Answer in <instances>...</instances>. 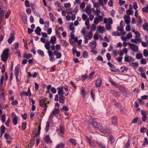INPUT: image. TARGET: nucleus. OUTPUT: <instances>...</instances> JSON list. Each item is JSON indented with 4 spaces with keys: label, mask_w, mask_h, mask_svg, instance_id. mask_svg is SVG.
Listing matches in <instances>:
<instances>
[{
    "label": "nucleus",
    "mask_w": 148,
    "mask_h": 148,
    "mask_svg": "<svg viewBox=\"0 0 148 148\" xmlns=\"http://www.w3.org/2000/svg\"><path fill=\"white\" fill-rule=\"evenodd\" d=\"M9 50L8 48L5 49L3 51L1 56V60L4 62H5L8 57Z\"/></svg>",
    "instance_id": "obj_1"
},
{
    "label": "nucleus",
    "mask_w": 148,
    "mask_h": 148,
    "mask_svg": "<svg viewBox=\"0 0 148 148\" xmlns=\"http://www.w3.org/2000/svg\"><path fill=\"white\" fill-rule=\"evenodd\" d=\"M118 87L119 90L122 92L124 96L128 97L127 94L129 92V90L126 88L122 85H119Z\"/></svg>",
    "instance_id": "obj_2"
},
{
    "label": "nucleus",
    "mask_w": 148,
    "mask_h": 148,
    "mask_svg": "<svg viewBox=\"0 0 148 148\" xmlns=\"http://www.w3.org/2000/svg\"><path fill=\"white\" fill-rule=\"evenodd\" d=\"M39 101L40 106L42 107H45L43 110V114H45L46 112L47 107V103L46 102V98H45L44 99H42Z\"/></svg>",
    "instance_id": "obj_3"
},
{
    "label": "nucleus",
    "mask_w": 148,
    "mask_h": 148,
    "mask_svg": "<svg viewBox=\"0 0 148 148\" xmlns=\"http://www.w3.org/2000/svg\"><path fill=\"white\" fill-rule=\"evenodd\" d=\"M92 120L93 122L92 123H90V124L95 130H99L101 126V124L98 122L95 119H92Z\"/></svg>",
    "instance_id": "obj_4"
},
{
    "label": "nucleus",
    "mask_w": 148,
    "mask_h": 148,
    "mask_svg": "<svg viewBox=\"0 0 148 148\" xmlns=\"http://www.w3.org/2000/svg\"><path fill=\"white\" fill-rule=\"evenodd\" d=\"M87 142L90 145L93 147H95V145L92 140V137L91 135L90 136H86Z\"/></svg>",
    "instance_id": "obj_5"
},
{
    "label": "nucleus",
    "mask_w": 148,
    "mask_h": 148,
    "mask_svg": "<svg viewBox=\"0 0 148 148\" xmlns=\"http://www.w3.org/2000/svg\"><path fill=\"white\" fill-rule=\"evenodd\" d=\"M129 45L130 46V49L135 52H137L138 50V46L136 45L132 44L130 42L128 43Z\"/></svg>",
    "instance_id": "obj_6"
},
{
    "label": "nucleus",
    "mask_w": 148,
    "mask_h": 148,
    "mask_svg": "<svg viewBox=\"0 0 148 148\" xmlns=\"http://www.w3.org/2000/svg\"><path fill=\"white\" fill-rule=\"evenodd\" d=\"M99 130L101 132L104 134H106L107 133L108 129L106 126H103L101 125Z\"/></svg>",
    "instance_id": "obj_7"
},
{
    "label": "nucleus",
    "mask_w": 148,
    "mask_h": 148,
    "mask_svg": "<svg viewBox=\"0 0 148 148\" xmlns=\"http://www.w3.org/2000/svg\"><path fill=\"white\" fill-rule=\"evenodd\" d=\"M146 112L144 111L143 110H141V114L142 115V119L144 122L147 121V117L146 116L145 114Z\"/></svg>",
    "instance_id": "obj_8"
},
{
    "label": "nucleus",
    "mask_w": 148,
    "mask_h": 148,
    "mask_svg": "<svg viewBox=\"0 0 148 148\" xmlns=\"http://www.w3.org/2000/svg\"><path fill=\"white\" fill-rule=\"evenodd\" d=\"M36 128H34V129L33 130L32 132L33 135L34 137L32 138V141H34L35 140V137H36V144L37 145V132H36Z\"/></svg>",
    "instance_id": "obj_9"
},
{
    "label": "nucleus",
    "mask_w": 148,
    "mask_h": 148,
    "mask_svg": "<svg viewBox=\"0 0 148 148\" xmlns=\"http://www.w3.org/2000/svg\"><path fill=\"white\" fill-rule=\"evenodd\" d=\"M48 53L49 58V60L53 62L55 60V59L53 56L54 55L53 53L50 50L48 51Z\"/></svg>",
    "instance_id": "obj_10"
},
{
    "label": "nucleus",
    "mask_w": 148,
    "mask_h": 148,
    "mask_svg": "<svg viewBox=\"0 0 148 148\" xmlns=\"http://www.w3.org/2000/svg\"><path fill=\"white\" fill-rule=\"evenodd\" d=\"M102 80L100 78H98L96 80L95 83V86L97 88L100 86L101 84Z\"/></svg>",
    "instance_id": "obj_11"
},
{
    "label": "nucleus",
    "mask_w": 148,
    "mask_h": 148,
    "mask_svg": "<svg viewBox=\"0 0 148 148\" xmlns=\"http://www.w3.org/2000/svg\"><path fill=\"white\" fill-rule=\"evenodd\" d=\"M113 105L116 107L119 108L122 106V104L119 103H117L115 100H113L112 103Z\"/></svg>",
    "instance_id": "obj_12"
},
{
    "label": "nucleus",
    "mask_w": 148,
    "mask_h": 148,
    "mask_svg": "<svg viewBox=\"0 0 148 148\" xmlns=\"http://www.w3.org/2000/svg\"><path fill=\"white\" fill-rule=\"evenodd\" d=\"M57 89L58 91V92L59 95L61 96L63 95L64 93L62 87H58L57 88Z\"/></svg>",
    "instance_id": "obj_13"
},
{
    "label": "nucleus",
    "mask_w": 148,
    "mask_h": 148,
    "mask_svg": "<svg viewBox=\"0 0 148 148\" xmlns=\"http://www.w3.org/2000/svg\"><path fill=\"white\" fill-rule=\"evenodd\" d=\"M53 55L56 56V59L60 58L62 57V54L61 53L58 52L57 51H54L53 52Z\"/></svg>",
    "instance_id": "obj_14"
},
{
    "label": "nucleus",
    "mask_w": 148,
    "mask_h": 148,
    "mask_svg": "<svg viewBox=\"0 0 148 148\" xmlns=\"http://www.w3.org/2000/svg\"><path fill=\"white\" fill-rule=\"evenodd\" d=\"M21 16L23 22L25 24H27V16L26 14L24 13H22L21 14Z\"/></svg>",
    "instance_id": "obj_15"
},
{
    "label": "nucleus",
    "mask_w": 148,
    "mask_h": 148,
    "mask_svg": "<svg viewBox=\"0 0 148 148\" xmlns=\"http://www.w3.org/2000/svg\"><path fill=\"white\" fill-rule=\"evenodd\" d=\"M11 36L9 37L8 40V42L9 44H11L13 40L15 39V36L14 33L10 34Z\"/></svg>",
    "instance_id": "obj_16"
},
{
    "label": "nucleus",
    "mask_w": 148,
    "mask_h": 148,
    "mask_svg": "<svg viewBox=\"0 0 148 148\" xmlns=\"http://www.w3.org/2000/svg\"><path fill=\"white\" fill-rule=\"evenodd\" d=\"M141 39L140 38H136L135 39H132L131 40V42L134 43L138 44H139L140 42H141Z\"/></svg>",
    "instance_id": "obj_17"
},
{
    "label": "nucleus",
    "mask_w": 148,
    "mask_h": 148,
    "mask_svg": "<svg viewBox=\"0 0 148 148\" xmlns=\"http://www.w3.org/2000/svg\"><path fill=\"white\" fill-rule=\"evenodd\" d=\"M132 58L131 57L127 55H126L124 57V61L125 62H132Z\"/></svg>",
    "instance_id": "obj_18"
},
{
    "label": "nucleus",
    "mask_w": 148,
    "mask_h": 148,
    "mask_svg": "<svg viewBox=\"0 0 148 148\" xmlns=\"http://www.w3.org/2000/svg\"><path fill=\"white\" fill-rule=\"evenodd\" d=\"M117 117L115 116L113 117L112 118V123L113 125H116L117 124Z\"/></svg>",
    "instance_id": "obj_19"
},
{
    "label": "nucleus",
    "mask_w": 148,
    "mask_h": 148,
    "mask_svg": "<svg viewBox=\"0 0 148 148\" xmlns=\"http://www.w3.org/2000/svg\"><path fill=\"white\" fill-rule=\"evenodd\" d=\"M50 42H49L48 40H47L46 42L45 43V48L48 50V51L50 50Z\"/></svg>",
    "instance_id": "obj_20"
},
{
    "label": "nucleus",
    "mask_w": 148,
    "mask_h": 148,
    "mask_svg": "<svg viewBox=\"0 0 148 148\" xmlns=\"http://www.w3.org/2000/svg\"><path fill=\"white\" fill-rule=\"evenodd\" d=\"M5 13V10H3V8L0 7V18H1L3 16H4Z\"/></svg>",
    "instance_id": "obj_21"
},
{
    "label": "nucleus",
    "mask_w": 148,
    "mask_h": 148,
    "mask_svg": "<svg viewBox=\"0 0 148 148\" xmlns=\"http://www.w3.org/2000/svg\"><path fill=\"white\" fill-rule=\"evenodd\" d=\"M45 140L47 143H52V141L51 140L49 136L47 135L45 136Z\"/></svg>",
    "instance_id": "obj_22"
},
{
    "label": "nucleus",
    "mask_w": 148,
    "mask_h": 148,
    "mask_svg": "<svg viewBox=\"0 0 148 148\" xmlns=\"http://www.w3.org/2000/svg\"><path fill=\"white\" fill-rule=\"evenodd\" d=\"M59 102L60 103L63 104L65 102V97L63 95L60 96L59 99Z\"/></svg>",
    "instance_id": "obj_23"
},
{
    "label": "nucleus",
    "mask_w": 148,
    "mask_h": 148,
    "mask_svg": "<svg viewBox=\"0 0 148 148\" xmlns=\"http://www.w3.org/2000/svg\"><path fill=\"white\" fill-rule=\"evenodd\" d=\"M56 38L55 36H52L50 40V43L52 44H54L56 43Z\"/></svg>",
    "instance_id": "obj_24"
},
{
    "label": "nucleus",
    "mask_w": 148,
    "mask_h": 148,
    "mask_svg": "<svg viewBox=\"0 0 148 148\" xmlns=\"http://www.w3.org/2000/svg\"><path fill=\"white\" fill-rule=\"evenodd\" d=\"M125 21L126 23L128 24L130 23V17L129 16H127L125 15Z\"/></svg>",
    "instance_id": "obj_25"
},
{
    "label": "nucleus",
    "mask_w": 148,
    "mask_h": 148,
    "mask_svg": "<svg viewBox=\"0 0 148 148\" xmlns=\"http://www.w3.org/2000/svg\"><path fill=\"white\" fill-rule=\"evenodd\" d=\"M65 144L63 143L58 144L56 147V148H64Z\"/></svg>",
    "instance_id": "obj_26"
},
{
    "label": "nucleus",
    "mask_w": 148,
    "mask_h": 148,
    "mask_svg": "<svg viewBox=\"0 0 148 148\" xmlns=\"http://www.w3.org/2000/svg\"><path fill=\"white\" fill-rule=\"evenodd\" d=\"M32 56V54L29 53L27 54L25 53L23 54L24 58H26L27 59H29V58H31Z\"/></svg>",
    "instance_id": "obj_27"
},
{
    "label": "nucleus",
    "mask_w": 148,
    "mask_h": 148,
    "mask_svg": "<svg viewBox=\"0 0 148 148\" xmlns=\"http://www.w3.org/2000/svg\"><path fill=\"white\" fill-rule=\"evenodd\" d=\"M1 128L2 130L1 131V134H0V137H1L3 134L5 132V126L3 125H2L1 127Z\"/></svg>",
    "instance_id": "obj_28"
},
{
    "label": "nucleus",
    "mask_w": 148,
    "mask_h": 148,
    "mask_svg": "<svg viewBox=\"0 0 148 148\" xmlns=\"http://www.w3.org/2000/svg\"><path fill=\"white\" fill-rule=\"evenodd\" d=\"M69 141L73 146H75L76 145L77 143L76 140L75 139L71 138L69 139Z\"/></svg>",
    "instance_id": "obj_29"
},
{
    "label": "nucleus",
    "mask_w": 148,
    "mask_h": 148,
    "mask_svg": "<svg viewBox=\"0 0 148 148\" xmlns=\"http://www.w3.org/2000/svg\"><path fill=\"white\" fill-rule=\"evenodd\" d=\"M96 45H97L96 41H94V42H91V49H94L96 47Z\"/></svg>",
    "instance_id": "obj_30"
},
{
    "label": "nucleus",
    "mask_w": 148,
    "mask_h": 148,
    "mask_svg": "<svg viewBox=\"0 0 148 148\" xmlns=\"http://www.w3.org/2000/svg\"><path fill=\"white\" fill-rule=\"evenodd\" d=\"M18 120V118L16 116L15 117L12 119L13 123L14 125H16L17 124Z\"/></svg>",
    "instance_id": "obj_31"
},
{
    "label": "nucleus",
    "mask_w": 148,
    "mask_h": 148,
    "mask_svg": "<svg viewBox=\"0 0 148 148\" xmlns=\"http://www.w3.org/2000/svg\"><path fill=\"white\" fill-rule=\"evenodd\" d=\"M37 75V73L36 72L34 73V74H32L30 73L29 72L28 73V76L30 77H32L33 78L36 77Z\"/></svg>",
    "instance_id": "obj_32"
},
{
    "label": "nucleus",
    "mask_w": 148,
    "mask_h": 148,
    "mask_svg": "<svg viewBox=\"0 0 148 148\" xmlns=\"http://www.w3.org/2000/svg\"><path fill=\"white\" fill-rule=\"evenodd\" d=\"M59 112V109H58L55 108L53 111L52 113L53 115H56L58 114Z\"/></svg>",
    "instance_id": "obj_33"
},
{
    "label": "nucleus",
    "mask_w": 148,
    "mask_h": 148,
    "mask_svg": "<svg viewBox=\"0 0 148 148\" xmlns=\"http://www.w3.org/2000/svg\"><path fill=\"white\" fill-rule=\"evenodd\" d=\"M98 30L101 34H103L104 32V27L99 26L98 29Z\"/></svg>",
    "instance_id": "obj_34"
},
{
    "label": "nucleus",
    "mask_w": 148,
    "mask_h": 148,
    "mask_svg": "<svg viewBox=\"0 0 148 148\" xmlns=\"http://www.w3.org/2000/svg\"><path fill=\"white\" fill-rule=\"evenodd\" d=\"M20 95L21 97H22L24 95L25 96H28L29 95V93L25 91H23L20 93Z\"/></svg>",
    "instance_id": "obj_35"
},
{
    "label": "nucleus",
    "mask_w": 148,
    "mask_h": 148,
    "mask_svg": "<svg viewBox=\"0 0 148 148\" xmlns=\"http://www.w3.org/2000/svg\"><path fill=\"white\" fill-rule=\"evenodd\" d=\"M109 81L112 85L114 86H117V84L114 81L111 79L110 78L109 79Z\"/></svg>",
    "instance_id": "obj_36"
},
{
    "label": "nucleus",
    "mask_w": 148,
    "mask_h": 148,
    "mask_svg": "<svg viewBox=\"0 0 148 148\" xmlns=\"http://www.w3.org/2000/svg\"><path fill=\"white\" fill-rule=\"evenodd\" d=\"M82 56L84 58H86L88 56V54L86 51H84L82 53Z\"/></svg>",
    "instance_id": "obj_37"
},
{
    "label": "nucleus",
    "mask_w": 148,
    "mask_h": 148,
    "mask_svg": "<svg viewBox=\"0 0 148 148\" xmlns=\"http://www.w3.org/2000/svg\"><path fill=\"white\" fill-rule=\"evenodd\" d=\"M69 29L70 30L72 31V33H74L75 29L74 27L73 26V24L72 23H70V24Z\"/></svg>",
    "instance_id": "obj_38"
},
{
    "label": "nucleus",
    "mask_w": 148,
    "mask_h": 148,
    "mask_svg": "<svg viewBox=\"0 0 148 148\" xmlns=\"http://www.w3.org/2000/svg\"><path fill=\"white\" fill-rule=\"evenodd\" d=\"M113 95L115 97H117L120 96V94L119 92L115 91L114 93H113Z\"/></svg>",
    "instance_id": "obj_39"
},
{
    "label": "nucleus",
    "mask_w": 148,
    "mask_h": 148,
    "mask_svg": "<svg viewBox=\"0 0 148 148\" xmlns=\"http://www.w3.org/2000/svg\"><path fill=\"white\" fill-rule=\"evenodd\" d=\"M27 123L25 122L22 123V129L23 130H25L26 127Z\"/></svg>",
    "instance_id": "obj_40"
},
{
    "label": "nucleus",
    "mask_w": 148,
    "mask_h": 148,
    "mask_svg": "<svg viewBox=\"0 0 148 148\" xmlns=\"http://www.w3.org/2000/svg\"><path fill=\"white\" fill-rule=\"evenodd\" d=\"M143 57L141 53H137L136 56V58L138 59H139Z\"/></svg>",
    "instance_id": "obj_41"
},
{
    "label": "nucleus",
    "mask_w": 148,
    "mask_h": 148,
    "mask_svg": "<svg viewBox=\"0 0 148 148\" xmlns=\"http://www.w3.org/2000/svg\"><path fill=\"white\" fill-rule=\"evenodd\" d=\"M38 53L39 55H41L43 57L44 56V53L43 51L40 49L38 50Z\"/></svg>",
    "instance_id": "obj_42"
},
{
    "label": "nucleus",
    "mask_w": 148,
    "mask_h": 148,
    "mask_svg": "<svg viewBox=\"0 0 148 148\" xmlns=\"http://www.w3.org/2000/svg\"><path fill=\"white\" fill-rule=\"evenodd\" d=\"M110 140L111 144L113 143L115 140L114 137L112 135H110Z\"/></svg>",
    "instance_id": "obj_43"
},
{
    "label": "nucleus",
    "mask_w": 148,
    "mask_h": 148,
    "mask_svg": "<svg viewBox=\"0 0 148 148\" xmlns=\"http://www.w3.org/2000/svg\"><path fill=\"white\" fill-rule=\"evenodd\" d=\"M147 28H148V23L145 22L143 25V29L145 30H147Z\"/></svg>",
    "instance_id": "obj_44"
},
{
    "label": "nucleus",
    "mask_w": 148,
    "mask_h": 148,
    "mask_svg": "<svg viewBox=\"0 0 148 148\" xmlns=\"http://www.w3.org/2000/svg\"><path fill=\"white\" fill-rule=\"evenodd\" d=\"M90 96L93 101L95 99V94L93 93V90H92L90 92Z\"/></svg>",
    "instance_id": "obj_45"
},
{
    "label": "nucleus",
    "mask_w": 148,
    "mask_h": 148,
    "mask_svg": "<svg viewBox=\"0 0 148 148\" xmlns=\"http://www.w3.org/2000/svg\"><path fill=\"white\" fill-rule=\"evenodd\" d=\"M93 36V34L91 32H89L87 36V37H88L89 39H90L92 38Z\"/></svg>",
    "instance_id": "obj_46"
},
{
    "label": "nucleus",
    "mask_w": 148,
    "mask_h": 148,
    "mask_svg": "<svg viewBox=\"0 0 148 148\" xmlns=\"http://www.w3.org/2000/svg\"><path fill=\"white\" fill-rule=\"evenodd\" d=\"M107 64L110 68L112 69L115 68V66L112 64L110 62H108L107 63Z\"/></svg>",
    "instance_id": "obj_47"
},
{
    "label": "nucleus",
    "mask_w": 148,
    "mask_h": 148,
    "mask_svg": "<svg viewBox=\"0 0 148 148\" xmlns=\"http://www.w3.org/2000/svg\"><path fill=\"white\" fill-rule=\"evenodd\" d=\"M64 128L62 126L60 127V132L62 134H64Z\"/></svg>",
    "instance_id": "obj_48"
},
{
    "label": "nucleus",
    "mask_w": 148,
    "mask_h": 148,
    "mask_svg": "<svg viewBox=\"0 0 148 148\" xmlns=\"http://www.w3.org/2000/svg\"><path fill=\"white\" fill-rule=\"evenodd\" d=\"M49 15L50 17V18L52 19V21H54L55 19V17L53 16V14H52V13L51 12H50L49 13Z\"/></svg>",
    "instance_id": "obj_49"
},
{
    "label": "nucleus",
    "mask_w": 148,
    "mask_h": 148,
    "mask_svg": "<svg viewBox=\"0 0 148 148\" xmlns=\"http://www.w3.org/2000/svg\"><path fill=\"white\" fill-rule=\"evenodd\" d=\"M27 114L26 113H25L24 114H21V116L24 120H26L27 119Z\"/></svg>",
    "instance_id": "obj_50"
},
{
    "label": "nucleus",
    "mask_w": 148,
    "mask_h": 148,
    "mask_svg": "<svg viewBox=\"0 0 148 148\" xmlns=\"http://www.w3.org/2000/svg\"><path fill=\"white\" fill-rule=\"evenodd\" d=\"M64 110V111H67L69 110V109L65 105H63V106L62 108V109H61V110Z\"/></svg>",
    "instance_id": "obj_51"
},
{
    "label": "nucleus",
    "mask_w": 148,
    "mask_h": 148,
    "mask_svg": "<svg viewBox=\"0 0 148 148\" xmlns=\"http://www.w3.org/2000/svg\"><path fill=\"white\" fill-rule=\"evenodd\" d=\"M56 50L55 51H58L61 49V47L59 44H57L56 45L55 47Z\"/></svg>",
    "instance_id": "obj_52"
},
{
    "label": "nucleus",
    "mask_w": 148,
    "mask_h": 148,
    "mask_svg": "<svg viewBox=\"0 0 148 148\" xmlns=\"http://www.w3.org/2000/svg\"><path fill=\"white\" fill-rule=\"evenodd\" d=\"M85 88L84 87H82V90L81 91V94L82 95H83L84 96V94L85 93V92L84 90Z\"/></svg>",
    "instance_id": "obj_53"
},
{
    "label": "nucleus",
    "mask_w": 148,
    "mask_h": 148,
    "mask_svg": "<svg viewBox=\"0 0 148 148\" xmlns=\"http://www.w3.org/2000/svg\"><path fill=\"white\" fill-rule=\"evenodd\" d=\"M143 54L145 56L147 57L148 56V51L146 49H145L143 51Z\"/></svg>",
    "instance_id": "obj_54"
},
{
    "label": "nucleus",
    "mask_w": 148,
    "mask_h": 148,
    "mask_svg": "<svg viewBox=\"0 0 148 148\" xmlns=\"http://www.w3.org/2000/svg\"><path fill=\"white\" fill-rule=\"evenodd\" d=\"M119 108H120V111L122 113H123L124 112L125 110V108L124 107H122V106H121V107H119Z\"/></svg>",
    "instance_id": "obj_55"
},
{
    "label": "nucleus",
    "mask_w": 148,
    "mask_h": 148,
    "mask_svg": "<svg viewBox=\"0 0 148 148\" xmlns=\"http://www.w3.org/2000/svg\"><path fill=\"white\" fill-rule=\"evenodd\" d=\"M147 63V61L146 59L142 58L141 60V63L143 64H145Z\"/></svg>",
    "instance_id": "obj_56"
},
{
    "label": "nucleus",
    "mask_w": 148,
    "mask_h": 148,
    "mask_svg": "<svg viewBox=\"0 0 148 148\" xmlns=\"http://www.w3.org/2000/svg\"><path fill=\"white\" fill-rule=\"evenodd\" d=\"M49 125V121H47L46 122V125L45 128V129L46 131H47L48 130Z\"/></svg>",
    "instance_id": "obj_57"
},
{
    "label": "nucleus",
    "mask_w": 148,
    "mask_h": 148,
    "mask_svg": "<svg viewBox=\"0 0 148 148\" xmlns=\"http://www.w3.org/2000/svg\"><path fill=\"white\" fill-rule=\"evenodd\" d=\"M132 34L131 32H129L127 34L126 36V37L127 39H129L130 38H132Z\"/></svg>",
    "instance_id": "obj_58"
},
{
    "label": "nucleus",
    "mask_w": 148,
    "mask_h": 148,
    "mask_svg": "<svg viewBox=\"0 0 148 148\" xmlns=\"http://www.w3.org/2000/svg\"><path fill=\"white\" fill-rule=\"evenodd\" d=\"M25 4L26 7H29L30 6L29 1L27 0L25 1Z\"/></svg>",
    "instance_id": "obj_59"
},
{
    "label": "nucleus",
    "mask_w": 148,
    "mask_h": 148,
    "mask_svg": "<svg viewBox=\"0 0 148 148\" xmlns=\"http://www.w3.org/2000/svg\"><path fill=\"white\" fill-rule=\"evenodd\" d=\"M138 117H135L131 122V123H136L137 121L138 120Z\"/></svg>",
    "instance_id": "obj_60"
},
{
    "label": "nucleus",
    "mask_w": 148,
    "mask_h": 148,
    "mask_svg": "<svg viewBox=\"0 0 148 148\" xmlns=\"http://www.w3.org/2000/svg\"><path fill=\"white\" fill-rule=\"evenodd\" d=\"M94 22L95 24H97L99 23V21L98 20V18L96 17L94 18Z\"/></svg>",
    "instance_id": "obj_61"
},
{
    "label": "nucleus",
    "mask_w": 148,
    "mask_h": 148,
    "mask_svg": "<svg viewBox=\"0 0 148 148\" xmlns=\"http://www.w3.org/2000/svg\"><path fill=\"white\" fill-rule=\"evenodd\" d=\"M4 137L5 139L6 140L10 138L11 137L7 133H5V134Z\"/></svg>",
    "instance_id": "obj_62"
},
{
    "label": "nucleus",
    "mask_w": 148,
    "mask_h": 148,
    "mask_svg": "<svg viewBox=\"0 0 148 148\" xmlns=\"http://www.w3.org/2000/svg\"><path fill=\"white\" fill-rule=\"evenodd\" d=\"M146 129L144 127H141L140 129V131L141 133H144L146 132Z\"/></svg>",
    "instance_id": "obj_63"
},
{
    "label": "nucleus",
    "mask_w": 148,
    "mask_h": 148,
    "mask_svg": "<svg viewBox=\"0 0 148 148\" xmlns=\"http://www.w3.org/2000/svg\"><path fill=\"white\" fill-rule=\"evenodd\" d=\"M133 11L131 10H127V14L128 15H130L133 14Z\"/></svg>",
    "instance_id": "obj_64"
}]
</instances>
